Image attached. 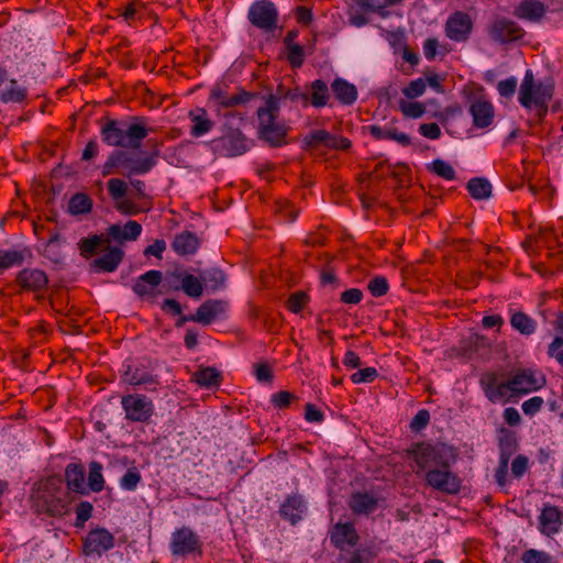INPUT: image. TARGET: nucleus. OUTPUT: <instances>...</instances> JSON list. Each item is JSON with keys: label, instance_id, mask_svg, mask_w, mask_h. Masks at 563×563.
<instances>
[{"label": "nucleus", "instance_id": "nucleus-1", "mask_svg": "<svg viewBox=\"0 0 563 563\" xmlns=\"http://www.w3.org/2000/svg\"><path fill=\"white\" fill-rule=\"evenodd\" d=\"M411 454L417 466L426 471V481L433 489L449 495H456L461 490L462 481L451 470L455 462L452 448L445 444L418 443Z\"/></svg>", "mask_w": 563, "mask_h": 563}, {"label": "nucleus", "instance_id": "nucleus-2", "mask_svg": "<svg viewBox=\"0 0 563 563\" xmlns=\"http://www.w3.org/2000/svg\"><path fill=\"white\" fill-rule=\"evenodd\" d=\"M543 384L542 378L529 369L517 371L508 379L501 380L496 372L482 374L479 385L485 397L493 404L508 402L514 398L538 390Z\"/></svg>", "mask_w": 563, "mask_h": 563}, {"label": "nucleus", "instance_id": "nucleus-3", "mask_svg": "<svg viewBox=\"0 0 563 563\" xmlns=\"http://www.w3.org/2000/svg\"><path fill=\"white\" fill-rule=\"evenodd\" d=\"M143 117H133L131 122L107 120L100 129L101 140L112 147L139 150L150 133Z\"/></svg>", "mask_w": 563, "mask_h": 563}, {"label": "nucleus", "instance_id": "nucleus-4", "mask_svg": "<svg viewBox=\"0 0 563 563\" xmlns=\"http://www.w3.org/2000/svg\"><path fill=\"white\" fill-rule=\"evenodd\" d=\"M553 93L552 79L536 81L532 70L528 69L519 86L518 102L527 111L533 112L534 119L540 122L548 114Z\"/></svg>", "mask_w": 563, "mask_h": 563}, {"label": "nucleus", "instance_id": "nucleus-5", "mask_svg": "<svg viewBox=\"0 0 563 563\" xmlns=\"http://www.w3.org/2000/svg\"><path fill=\"white\" fill-rule=\"evenodd\" d=\"M279 113L278 100L271 96L263 107L257 109L258 137L273 147L286 144L287 126L277 120Z\"/></svg>", "mask_w": 563, "mask_h": 563}, {"label": "nucleus", "instance_id": "nucleus-6", "mask_svg": "<svg viewBox=\"0 0 563 563\" xmlns=\"http://www.w3.org/2000/svg\"><path fill=\"white\" fill-rule=\"evenodd\" d=\"M33 504L37 514L52 517H63L67 512V501L60 488H55L53 482L44 484L33 496Z\"/></svg>", "mask_w": 563, "mask_h": 563}, {"label": "nucleus", "instance_id": "nucleus-7", "mask_svg": "<svg viewBox=\"0 0 563 563\" xmlns=\"http://www.w3.org/2000/svg\"><path fill=\"white\" fill-rule=\"evenodd\" d=\"M214 154L235 157L245 154L252 147L250 141L239 129L228 128L224 133L210 142Z\"/></svg>", "mask_w": 563, "mask_h": 563}, {"label": "nucleus", "instance_id": "nucleus-8", "mask_svg": "<svg viewBox=\"0 0 563 563\" xmlns=\"http://www.w3.org/2000/svg\"><path fill=\"white\" fill-rule=\"evenodd\" d=\"M15 284L21 294H33L36 300H43L48 288L49 279L47 274L36 267H25L18 272Z\"/></svg>", "mask_w": 563, "mask_h": 563}, {"label": "nucleus", "instance_id": "nucleus-9", "mask_svg": "<svg viewBox=\"0 0 563 563\" xmlns=\"http://www.w3.org/2000/svg\"><path fill=\"white\" fill-rule=\"evenodd\" d=\"M120 173L131 178L133 175H145L156 165L154 155H140L135 152L115 151Z\"/></svg>", "mask_w": 563, "mask_h": 563}, {"label": "nucleus", "instance_id": "nucleus-10", "mask_svg": "<svg viewBox=\"0 0 563 563\" xmlns=\"http://www.w3.org/2000/svg\"><path fill=\"white\" fill-rule=\"evenodd\" d=\"M125 418L133 422H147L154 413V404L145 395L129 394L121 398Z\"/></svg>", "mask_w": 563, "mask_h": 563}, {"label": "nucleus", "instance_id": "nucleus-11", "mask_svg": "<svg viewBox=\"0 0 563 563\" xmlns=\"http://www.w3.org/2000/svg\"><path fill=\"white\" fill-rule=\"evenodd\" d=\"M247 19L257 29L272 32L277 26L278 11L272 1L261 0L250 7Z\"/></svg>", "mask_w": 563, "mask_h": 563}, {"label": "nucleus", "instance_id": "nucleus-12", "mask_svg": "<svg viewBox=\"0 0 563 563\" xmlns=\"http://www.w3.org/2000/svg\"><path fill=\"white\" fill-rule=\"evenodd\" d=\"M254 97V93L247 92L244 89H239L236 93L229 95L223 87L218 85L211 89L208 101L213 110L220 114L223 109L245 104Z\"/></svg>", "mask_w": 563, "mask_h": 563}, {"label": "nucleus", "instance_id": "nucleus-13", "mask_svg": "<svg viewBox=\"0 0 563 563\" xmlns=\"http://www.w3.org/2000/svg\"><path fill=\"white\" fill-rule=\"evenodd\" d=\"M201 545L199 536L189 527H181L172 533L169 548L173 555L201 553Z\"/></svg>", "mask_w": 563, "mask_h": 563}, {"label": "nucleus", "instance_id": "nucleus-14", "mask_svg": "<svg viewBox=\"0 0 563 563\" xmlns=\"http://www.w3.org/2000/svg\"><path fill=\"white\" fill-rule=\"evenodd\" d=\"M488 35L499 44H507L523 37L525 30L510 19L496 18L488 26Z\"/></svg>", "mask_w": 563, "mask_h": 563}, {"label": "nucleus", "instance_id": "nucleus-15", "mask_svg": "<svg viewBox=\"0 0 563 563\" xmlns=\"http://www.w3.org/2000/svg\"><path fill=\"white\" fill-rule=\"evenodd\" d=\"M113 547L114 537L104 528L92 529L82 540V550L86 555L101 556Z\"/></svg>", "mask_w": 563, "mask_h": 563}, {"label": "nucleus", "instance_id": "nucleus-16", "mask_svg": "<svg viewBox=\"0 0 563 563\" xmlns=\"http://www.w3.org/2000/svg\"><path fill=\"white\" fill-rule=\"evenodd\" d=\"M473 30V21L466 12L455 11L445 23V35L455 42H465Z\"/></svg>", "mask_w": 563, "mask_h": 563}, {"label": "nucleus", "instance_id": "nucleus-17", "mask_svg": "<svg viewBox=\"0 0 563 563\" xmlns=\"http://www.w3.org/2000/svg\"><path fill=\"white\" fill-rule=\"evenodd\" d=\"M225 309V301L218 299H209L198 307L195 314H190L186 319L192 322H198L203 325H208L211 324L221 314H223Z\"/></svg>", "mask_w": 563, "mask_h": 563}, {"label": "nucleus", "instance_id": "nucleus-18", "mask_svg": "<svg viewBox=\"0 0 563 563\" xmlns=\"http://www.w3.org/2000/svg\"><path fill=\"white\" fill-rule=\"evenodd\" d=\"M470 113L473 118L474 126L478 129L488 128L495 118V109L490 101L485 99H475L470 106Z\"/></svg>", "mask_w": 563, "mask_h": 563}, {"label": "nucleus", "instance_id": "nucleus-19", "mask_svg": "<svg viewBox=\"0 0 563 563\" xmlns=\"http://www.w3.org/2000/svg\"><path fill=\"white\" fill-rule=\"evenodd\" d=\"M123 380L131 386H144L146 390H154L158 384L156 376L132 364H124Z\"/></svg>", "mask_w": 563, "mask_h": 563}, {"label": "nucleus", "instance_id": "nucleus-20", "mask_svg": "<svg viewBox=\"0 0 563 563\" xmlns=\"http://www.w3.org/2000/svg\"><path fill=\"white\" fill-rule=\"evenodd\" d=\"M562 514L558 507L545 505L539 516V530L548 537L560 531L562 526Z\"/></svg>", "mask_w": 563, "mask_h": 563}, {"label": "nucleus", "instance_id": "nucleus-21", "mask_svg": "<svg viewBox=\"0 0 563 563\" xmlns=\"http://www.w3.org/2000/svg\"><path fill=\"white\" fill-rule=\"evenodd\" d=\"M85 467L80 463H69L64 471L67 488L79 495H87Z\"/></svg>", "mask_w": 563, "mask_h": 563}, {"label": "nucleus", "instance_id": "nucleus-22", "mask_svg": "<svg viewBox=\"0 0 563 563\" xmlns=\"http://www.w3.org/2000/svg\"><path fill=\"white\" fill-rule=\"evenodd\" d=\"M350 509L356 515H369L378 507V499L368 492H355L349 499Z\"/></svg>", "mask_w": 563, "mask_h": 563}, {"label": "nucleus", "instance_id": "nucleus-23", "mask_svg": "<svg viewBox=\"0 0 563 563\" xmlns=\"http://www.w3.org/2000/svg\"><path fill=\"white\" fill-rule=\"evenodd\" d=\"M358 541V534L353 523H336L331 532V542L336 548H344L345 545H355Z\"/></svg>", "mask_w": 563, "mask_h": 563}, {"label": "nucleus", "instance_id": "nucleus-24", "mask_svg": "<svg viewBox=\"0 0 563 563\" xmlns=\"http://www.w3.org/2000/svg\"><path fill=\"white\" fill-rule=\"evenodd\" d=\"M547 13V5L537 0H525L514 11L520 20L539 22Z\"/></svg>", "mask_w": 563, "mask_h": 563}, {"label": "nucleus", "instance_id": "nucleus-25", "mask_svg": "<svg viewBox=\"0 0 563 563\" xmlns=\"http://www.w3.org/2000/svg\"><path fill=\"white\" fill-rule=\"evenodd\" d=\"M306 511V504L301 496L292 495L282 504L279 514L283 519L288 520L291 525H296L302 519Z\"/></svg>", "mask_w": 563, "mask_h": 563}, {"label": "nucleus", "instance_id": "nucleus-26", "mask_svg": "<svg viewBox=\"0 0 563 563\" xmlns=\"http://www.w3.org/2000/svg\"><path fill=\"white\" fill-rule=\"evenodd\" d=\"M509 323L511 328L523 336L536 333L538 322L521 310L509 309Z\"/></svg>", "mask_w": 563, "mask_h": 563}, {"label": "nucleus", "instance_id": "nucleus-27", "mask_svg": "<svg viewBox=\"0 0 563 563\" xmlns=\"http://www.w3.org/2000/svg\"><path fill=\"white\" fill-rule=\"evenodd\" d=\"M335 99L343 106L353 104L358 96L356 87L343 78H335L331 84Z\"/></svg>", "mask_w": 563, "mask_h": 563}, {"label": "nucleus", "instance_id": "nucleus-28", "mask_svg": "<svg viewBox=\"0 0 563 563\" xmlns=\"http://www.w3.org/2000/svg\"><path fill=\"white\" fill-rule=\"evenodd\" d=\"M200 246V240L199 238L190 232V231H183L175 235L174 241L172 243L173 250L178 255H190L197 252V250Z\"/></svg>", "mask_w": 563, "mask_h": 563}, {"label": "nucleus", "instance_id": "nucleus-29", "mask_svg": "<svg viewBox=\"0 0 563 563\" xmlns=\"http://www.w3.org/2000/svg\"><path fill=\"white\" fill-rule=\"evenodd\" d=\"M162 278L163 274L159 271H148L137 278L133 285V291L140 297L153 295Z\"/></svg>", "mask_w": 563, "mask_h": 563}, {"label": "nucleus", "instance_id": "nucleus-30", "mask_svg": "<svg viewBox=\"0 0 563 563\" xmlns=\"http://www.w3.org/2000/svg\"><path fill=\"white\" fill-rule=\"evenodd\" d=\"M123 257V252L119 247H110L103 255L93 260L91 266L96 272H114Z\"/></svg>", "mask_w": 563, "mask_h": 563}, {"label": "nucleus", "instance_id": "nucleus-31", "mask_svg": "<svg viewBox=\"0 0 563 563\" xmlns=\"http://www.w3.org/2000/svg\"><path fill=\"white\" fill-rule=\"evenodd\" d=\"M27 256H31L30 250L23 249H11L0 251V272L9 269L13 266H21Z\"/></svg>", "mask_w": 563, "mask_h": 563}, {"label": "nucleus", "instance_id": "nucleus-32", "mask_svg": "<svg viewBox=\"0 0 563 563\" xmlns=\"http://www.w3.org/2000/svg\"><path fill=\"white\" fill-rule=\"evenodd\" d=\"M191 121L190 134L194 137H200L211 131L213 122L208 118L205 109H198L197 112H189Z\"/></svg>", "mask_w": 563, "mask_h": 563}, {"label": "nucleus", "instance_id": "nucleus-33", "mask_svg": "<svg viewBox=\"0 0 563 563\" xmlns=\"http://www.w3.org/2000/svg\"><path fill=\"white\" fill-rule=\"evenodd\" d=\"M310 103L314 108H323L329 104L330 90L328 85L323 80H313L310 85Z\"/></svg>", "mask_w": 563, "mask_h": 563}, {"label": "nucleus", "instance_id": "nucleus-34", "mask_svg": "<svg viewBox=\"0 0 563 563\" xmlns=\"http://www.w3.org/2000/svg\"><path fill=\"white\" fill-rule=\"evenodd\" d=\"M174 276L181 280V289L191 298H199L203 292L201 280L192 274L175 273Z\"/></svg>", "mask_w": 563, "mask_h": 563}, {"label": "nucleus", "instance_id": "nucleus-35", "mask_svg": "<svg viewBox=\"0 0 563 563\" xmlns=\"http://www.w3.org/2000/svg\"><path fill=\"white\" fill-rule=\"evenodd\" d=\"M102 464L97 461L89 463V473L87 478V489L93 493H100L104 488V478L102 474Z\"/></svg>", "mask_w": 563, "mask_h": 563}, {"label": "nucleus", "instance_id": "nucleus-36", "mask_svg": "<svg viewBox=\"0 0 563 563\" xmlns=\"http://www.w3.org/2000/svg\"><path fill=\"white\" fill-rule=\"evenodd\" d=\"M26 88L20 86L15 79H11L9 86L0 92V101L3 103L22 102L26 98Z\"/></svg>", "mask_w": 563, "mask_h": 563}, {"label": "nucleus", "instance_id": "nucleus-37", "mask_svg": "<svg viewBox=\"0 0 563 563\" xmlns=\"http://www.w3.org/2000/svg\"><path fill=\"white\" fill-rule=\"evenodd\" d=\"M92 209V200L86 194H75L68 202V211L74 216L85 214Z\"/></svg>", "mask_w": 563, "mask_h": 563}, {"label": "nucleus", "instance_id": "nucleus-38", "mask_svg": "<svg viewBox=\"0 0 563 563\" xmlns=\"http://www.w3.org/2000/svg\"><path fill=\"white\" fill-rule=\"evenodd\" d=\"M195 382L203 387L218 386L221 382V374L213 367H206L194 374Z\"/></svg>", "mask_w": 563, "mask_h": 563}, {"label": "nucleus", "instance_id": "nucleus-39", "mask_svg": "<svg viewBox=\"0 0 563 563\" xmlns=\"http://www.w3.org/2000/svg\"><path fill=\"white\" fill-rule=\"evenodd\" d=\"M467 190L474 199H486L492 194V185L485 178H472L467 183Z\"/></svg>", "mask_w": 563, "mask_h": 563}, {"label": "nucleus", "instance_id": "nucleus-40", "mask_svg": "<svg viewBox=\"0 0 563 563\" xmlns=\"http://www.w3.org/2000/svg\"><path fill=\"white\" fill-rule=\"evenodd\" d=\"M142 482V475L136 466L129 467L119 481V485L123 490L134 492Z\"/></svg>", "mask_w": 563, "mask_h": 563}, {"label": "nucleus", "instance_id": "nucleus-41", "mask_svg": "<svg viewBox=\"0 0 563 563\" xmlns=\"http://www.w3.org/2000/svg\"><path fill=\"white\" fill-rule=\"evenodd\" d=\"M399 110L406 118L418 119L426 113V106L419 101H399Z\"/></svg>", "mask_w": 563, "mask_h": 563}, {"label": "nucleus", "instance_id": "nucleus-42", "mask_svg": "<svg viewBox=\"0 0 563 563\" xmlns=\"http://www.w3.org/2000/svg\"><path fill=\"white\" fill-rule=\"evenodd\" d=\"M107 189L114 202L119 201L122 198H125L129 186L125 180L121 178H111L107 183Z\"/></svg>", "mask_w": 563, "mask_h": 563}, {"label": "nucleus", "instance_id": "nucleus-43", "mask_svg": "<svg viewBox=\"0 0 563 563\" xmlns=\"http://www.w3.org/2000/svg\"><path fill=\"white\" fill-rule=\"evenodd\" d=\"M521 561L522 563H556L552 555L536 549L526 550L521 554Z\"/></svg>", "mask_w": 563, "mask_h": 563}, {"label": "nucleus", "instance_id": "nucleus-44", "mask_svg": "<svg viewBox=\"0 0 563 563\" xmlns=\"http://www.w3.org/2000/svg\"><path fill=\"white\" fill-rule=\"evenodd\" d=\"M310 301V297L305 291H296L291 294L287 300V308L292 313H299Z\"/></svg>", "mask_w": 563, "mask_h": 563}, {"label": "nucleus", "instance_id": "nucleus-45", "mask_svg": "<svg viewBox=\"0 0 563 563\" xmlns=\"http://www.w3.org/2000/svg\"><path fill=\"white\" fill-rule=\"evenodd\" d=\"M374 554L369 549H357L341 558L342 563H371Z\"/></svg>", "mask_w": 563, "mask_h": 563}, {"label": "nucleus", "instance_id": "nucleus-46", "mask_svg": "<svg viewBox=\"0 0 563 563\" xmlns=\"http://www.w3.org/2000/svg\"><path fill=\"white\" fill-rule=\"evenodd\" d=\"M367 289L374 297H382L386 295L389 290V284L386 277L384 276H375L369 279L367 284Z\"/></svg>", "mask_w": 563, "mask_h": 563}, {"label": "nucleus", "instance_id": "nucleus-47", "mask_svg": "<svg viewBox=\"0 0 563 563\" xmlns=\"http://www.w3.org/2000/svg\"><path fill=\"white\" fill-rule=\"evenodd\" d=\"M427 82L422 78L411 80L408 86L402 89V93L408 99H416L424 93Z\"/></svg>", "mask_w": 563, "mask_h": 563}, {"label": "nucleus", "instance_id": "nucleus-48", "mask_svg": "<svg viewBox=\"0 0 563 563\" xmlns=\"http://www.w3.org/2000/svg\"><path fill=\"white\" fill-rule=\"evenodd\" d=\"M102 242L103 240L99 235L82 239L79 243L81 255L86 257L93 255L98 247L101 246Z\"/></svg>", "mask_w": 563, "mask_h": 563}, {"label": "nucleus", "instance_id": "nucleus-49", "mask_svg": "<svg viewBox=\"0 0 563 563\" xmlns=\"http://www.w3.org/2000/svg\"><path fill=\"white\" fill-rule=\"evenodd\" d=\"M432 172L445 180L455 179V170L449 163L442 159H435L432 163Z\"/></svg>", "mask_w": 563, "mask_h": 563}, {"label": "nucleus", "instance_id": "nucleus-50", "mask_svg": "<svg viewBox=\"0 0 563 563\" xmlns=\"http://www.w3.org/2000/svg\"><path fill=\"white\" fill-rule=\"evenodd\" d=\"M378 377V372L375 367L362 368L351 376L354 384L372 383Z\"/></svg>", "mask_w": 563, "mask_h": 563}, {"label": "nucleus", "instance_id": "nucleus-51", "mask_svg": "<svg viewBox=\"0 0 563 563\" xmlns=\"http://www.w3.org/2000/svg\"><path fill=\"white\" fill-rule=\"evenodd\" d=\"M93 507L89 501H80L76 507V527H82L91 518Z\"/></svg>", "mask_w": 563, "mask_h": 563}, {"label": "nucleus", "instance_id": "nucleus-52", "mask_svg": "<svg viewBox=\"0 0 563 563\" xmlns=\"http://www.w3.org/2000/svg\"><path fill=\"white\" fill-rule=\"evenodd\" d=\"M203 278L211 285L212 289H219L225 284V275L219 268H211L207 271L203 275Z\"/></svg>", "mask_w": 563, "mask_h": 563}, {"label": "nucleus", "instance_id": "nucleus-53", "mask_svg": "<svg viewBox=\"0 0 563 563\" xmlns=\"http://www.w3.org/2000/svg\"><path fill=\"white\" fill-rule=\"evenodd\" d=\"M328 137V131L325 130H313L305 136V144L307 147L317 148L320 145H325Z\"/></svg>", "mask_w": 563, "mask_h": 563}, {"label": "nucleus", "instance_id": "nucleus-54", "mask_svg": "<svg viewBox=\"0 0 563 563\" xmlns=\"http://www.w3.org/2000/svg\"><path fill=\"white\" fill-rule=\"evenodd\" d=\"M287 59L294 68H299L305 62V53L301 45H291L287 47Z\"/></svg>", "mask_w": 563, "mask_h": 563}, {"label": "nucleus", "instance_id": "nucleus-55", "mask_svg": "<svg viewBox=\"0 0 563 563\" xmlns=\"http://www.w3.org/2000/svg\"><path fill=\"white\" fill-rule=\"evenodd\" d=\"M548 355L563 366V336L556 335L548 346Z\"/></svg>", "mask_w": 563, "mask_h": 563}, {"label": "nucleus", "instance_id": "nucleus-56", "mask_svg": "<svg viewBox=\"0 0 563 563\" xmlns=\"http://www.w3.org/2000/svg\"><path fill=\"white\" fill-rule=\"evenodd\" d=\"M517 90V79L515 77L507 78L505 80H500L497 85L498 93L507 99L514 97Z\"/></svg>", "mask_w": 563, "mask_h": 563}, {"label": "nucleus", "instance_id": "nucleus-57", "mask_svg": "<svg viewBox=\"0 0 563 563\" xmlns=\"http://www.w3.org/2000/svg\"><path fill=\"white\" fill-rule=\"evenodd\" d=\"M544 404V400L540 396H533L529 398L528 400L522 402V411L527 416H534L537 412H539Z\"/></svg>", "mask_w": 563, "mask_h": 563}, {"label": "nucleus", "instance_id": "nucleus-58", "mask_svg": "<svg viewBox=\"0 0 563 563\" xmlns=\"http://www.w3.org/2000/svg\"><path fill=\"white\" fill-rule=\"evenodd\" d=\"M115 209L125 216H135L141 212V209L136 206V203L128 198H122L119 201L114 202Z\"/></svg>", "mask_w": 563, "mask_h": 563}, {"label": "nucleus", "instance_id": "nucleus-59", "mask_svg": "<svg viewBox=\"0 0 563 563\" xmlns=\"http://www.w3.org/2000/svg\"><path fill=\"white\" fill-rule=\"evenodd\" d=\"M122 229L124 241H135L142 233V225L134 220L128 221Z\"/></svg>", "mask_w": 563, "mask_h": 563}, {"label": "nucleus", "instance_id": "nucleus-60", "mask_svg": "<svg viewBox=\"0 0 563 563\" xmlns=\"http://www.w3.org/2000/svg\"><path fill=\"white\" fill-rule=\"evenodd\" d=\"M295 398V395L291 393L283 390L272 395V404L275 407L283 409L287 408Z\"/></svg>", "mask_w": 563, "mask_h": 563}, {"label": "nucleus", "instance_id": "nucleus-61", "mask_svg": "<svg viewBox=\"0 0 563 563\" xmlns=\"http://www.w3.org/2000/svg\"><path fill=\"white\" fill-rule=\"evenodd\" d=\"M254 374L258 382L271 383L273 380V372L268 364L257 363L254 365Z\"/></svg>", "mask_w": 563, "mask_h": 563}, {"label": "nucleus", "instance_id": "nucleus-62", "mask_svg": "<svg viewBox=\"0 0 563 563\" xmlns=\"http://www.w3.org/2000/svg\"><path fill=\"white\" fill-rule=\"evenodd\" d=\"M114 173H120V166L117 158L115 151L110 153L107 157V161L102 165L101 174L103 177H107L109 175H112Z\"/></svg>", "mask_w": 563, "mask_h": 563}, {"label": "nucleus", "instance_id": "nucleus-63", "mask_svg": "<svg viewBox=\"0 0 563 563\" xmlns=\"http://www.w3.org/2000/svg\"><path fill=\"white\" fill-rule=\"evenodd\" d=\"M305 419L311 423H320L324 419L323 412L313 404H307L305 407Z\"/></svg>", "mask_w": 563, "mask_h": 563}, {"label": "nucleus", "instance_id": "nucleus-64", "mask_svg": "<svg viewBox=\"0 0 563 563\" xmlns=\"http://www.w3.org/2000/svg\"><path fill=\"white\" fill-rule=\"evenodd\" d=\"M143 8V3L140 0H132L122 10L121 15L126 22H131L135 19L136 14Z\"/></svg>", "mask_w": 563, "mask_h": 563}]
</instances>
